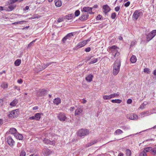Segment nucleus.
<instances>
[{
	"label": "nucleus",
	"mask_w": 156,
	"mask_h": 156,
	"mask_svg": "<svg viewBox=\"0 0 156 156\" xmlns=\"http://www.w3.org/2000/svg\"><path fill=\"white\" fill-rule=\"evenodd\" d=\"M19 114V112L18 109H16L12 111L8 116L9 118H13L17 117Z\"/></svg>",
	"instance_id": "obj_6"
},
{
	"label": "nucleus",
	"mask_w": 156,
	"mask_h": 156,
	"mask_svg": "<svg viewBox=\"0 0 156 156\" xmlns=\"http://www.w3.org/2000/svg\"><path fill=\"white\" fill-rule=\"evenodd\" d=\"M118 48L117 46H116L115 45H113L112 46L109 48V51L110 52L112 53H115L118 51L117 49Z\"/></svg>",
	"instance_id": "obj_13"
},
{
	"label": "nucleus",
	"mask_w": 156,
	"mask_h": 156,
	"mask_svg": "<svg viewBox=\"0 0 156 156\" xmlns=\"http://www.w3.org/2000/svg\"><path fill=\"white\" fill-rule=\"evenodd\" d=\"M152 153L154 155L156 154V146L152 149Z\"/></svg>",
	"instance_id": "obj_40"
},
{
	"label": "nucleus",
	"mask_w": 156,
	"mask_h": 156,
	"mask_svg": "<svg viewBox=\"0 0 156 156\" xmlns=\"http://www.w3.org/2000/svg\"><path fill=\"white\" fill-rule=\"evenodd\" d=\"M57 22L58 23L63 21V18L62 17H59L57 19Z\"/></svg>",
	"instance_id": "obj_47"
},
{
	"label": "nucleus",
	"mask_w": 156,
	"mask_h": 156,
	"mask_svg": "<svg viewBox=\"0 0 156 156\" xmlns=\"http://www.w3.org/2000/svg\"><path fill=\"white\" fill-rule=\"evenodd\" d=\"M120 57V53L118 52V51L115 52V55H114V57L116 58L117 59H119V58Z\"/></svg>",
	"instance_id": "obj_29"
},
{
	"label": "nucleus",
	"mask_w": 156,
	"mask_h": 156,
	"mask_svg": "<svg viewBox=\"0 0 156 156\" xmlns=\"http://www.w3.org/2000/svg\"><path fill=\"white\" fill-rule=\"evenodd\" d=\"M83 109V108L82 107H78L75 111V115H80L82 112Z\"/></svg>",
	"instance_id": "obj_15"
},
{
	"label": "nucleus",
	"mask_w": 156,
	"mask_h": 156,
	"mask_svg": "<svg viewBox=\"0 0 156 156\" xmlns=\"http://www.w3.org/2000/svg\"><path fill=\"white\" fill-rule=\"evenodd\" d=\"M49 144H50L51 145H54L55 144V142L53 141H51L50 140V142H49Z\"/></svg>",
	"instance_id": "obj_60"
},
{
	"label": "nucleus",
	"mask_w": 156,
	"mask_h": 156,
	"mask_svg": "<svg viewBox=\"0 0 156 156\" xmlns=\"http://www.w3.org/2000/svg\"><path fill=\"white\" fill-rule=\"evenodd\" d=\"M130 61L133 63L135 62L136 61V58L135 56L133 55L130 59Z\"/></svg>",
	"instance_id": "obj_25"
},
{
	"label": "nucleus",
	"mask_w": 156,
	"mask_h": 156,
	"mask_svg": "<svg viewBox=\"0 0 156 156\" xmlns=\"http://www.w3.org/2000/svg\"><path fill=\"white\" fill-rule=\"evenodd\" d=\"M58 118L61 121H65L67 118L65 114L63 112H60L58 116Z\"/></svg>",
	"instance_id": "obj_7"
},
{
	"label": "nucleus",
	"mask_w": 156,
	"mask_h": 156,
	"mask_svg": "<svg viewBox=\"0 0 156 156\" xmlns=\"http://www.w3.org/2000/svg\"><path fill=\"white\" fill-rule=\"evenodd\" d=\"M136 43V41H132L131 42V44H130V46L133 47V46H134V45H135Z\"/></svg>",
	"instance_id": "obj_51"
},
{
	"label": "nucleus",
	"mask_w": 156,
	"mask_h": 156,
	"mask_svg": "<svg viewBox=\"0 0 156 156\" xmlns=\"http://www.w3.org/2000/svg\"><path fill=\"white\" fill-rule=\"evenodd\" d=\"M152 148L151 147L145 148L143 151H145V152L146 153V152H148L150 151H152Z\"/></svg>",
	"instance_id": "obj_33"
},
{
	"label": "nucleus",
	"mask_w": 156,
	"mask_h": 156,
	"mask_svg": "<svg viewBox=\"0 0 156 156\" xmlns=\"http://www.w3.org/2000/svg\"><path fill=\"white\" fill-rule=\"evenodd\" d=\"M74 33H71L68 34L65 37L62 39L63 43H65V41L67 39L70 40L71 37L73 36Z\"/></svg>",
	"instance_id": "obj_9"
},
{
	"label": "nucleus",
	"mask_w": 156,
	"mask_h": 156,
	"mask_svg": "<svg viewBox=\"0 0 156 156\" xmlns=\"http://www.w3.org/2000/svg\"><path fill=\"white\" fill-rule=\"evenodd\" d=\"M122 100L120 99L112 100L111 101L113 103H120L122 102Z\"/></svg>",
	"instance_id": "obj_32"
},
{
	"label": "nucleus",
	"mask_w": 156,
	"mask_h": 156,
	"mask_svg": "<svg viewBox=\"0 0 156 156\" xmlns=\"http://www.w3.org/2000/svg\"><path fill=\"white\" fill-rule=\"evenodd\" d=\"M93 8L89 7H84L82 9L81 11L82 12H86L87 14H93L94 12H92Z\"/></svg>",
	"instance_id": "obj_5"
},
{
	"label": "nucleus",
	"mask_w": 156,
	"mask_h": 156,
	"mask_svg": "<svg viewBox=\"0 0 156 156\" xmlns=\"http://www.w3.org/2000/svg\"><path fill=\"white\" fill-rule=\"evenodd\" d=\"M55 1V5L57 7H60L62 5V2L60 0H56Z\"/></svg>",
	"instance_id": "obj_27"
},
{
	"label": "nucleus",
	"mask_w": 156,
	"mask_h": 156,
	"mask_svg": "<svg viewBox=\"0 0 156 156\" xmlns=\"http://www.w3.org/2000/svg\"><path fill=\"white\" fill-rule=\"evenodd\" d=\"M120 66V60L117 59L115 62L113 67V73L114 75H116L119 73Z\"/></svg>",
	"instance_id": "obj_1"
},
{
	"label": "nucleus",
	"mask_w": 156,
	"mask_h": 156,
	"mask_svg": "<svg viewBox=\"0 0 156 156\" xmlns=\"http://www.w3.org/2000/svg\"><path fill=\"white\" fill-rule=\"evenodd\" d=\"M98 61L97 58H94V59H92L91 61L89 62V64H93L96 63Z\"/></svg>",
	"instance_id": "obj_39"
},
{
	"label": "nucleus",
	"mask_w": 156,
	"mask_h": 156,
	"mask_svg": "<svg viewBox=\"0 0 156 156\" xmlns=\"http://www.w3.org/2000/svg\"><path fill=\"white\" fill-rule=\"evenodd\" d=\"M129 118L131 120H136L138 119V116L137 115L133 114L130 115L129 116Z\"/></svg>",
	"instance_id": "obj_18"
},
{
	"label": "nucleus",
	"mask_w": 156,
	"mask_h": 156,
	"mask_svg": "<svg viewBox=\"0 0 156 156\" xmlns=\"http://www.w3.org/2000/svg\"><path fill=\"white\" fill-rule=\"evenodd\" d=\"M132 102V100L131 99H129L127 101L128 104H131Z\"/></svg>",
	"instance_id": "obj_58"
},
{
	"label": "nucleus",
	"mask_w": 156,
	"mask_h": 156,
	"mask_svg": "<svg viewBox=\"0 0 156 156\" xmlns=\"http://www.w3.org/2000/svg\"><path fill=\"white\" fill-rule=\"evenodd\" d=\"M89 131L86 129H80L77 133V135L80 136H86L89 134Z\"/></svg>",
	"instance_id": "obj_3"
},
{
	"label": "nucleus",
	"mask_w": 156,
	"mask_h": 156,
	"mask_svg": "<svg viewBox=\"0 0 156 156\" xmlns=\"http://www.w3.org/2000/svg\"><path fill=\"white\" fill-rule=\"evenodd\" d=\"M120 9V7L117 6L115 8V10L116 12L118 11Z\"/></svg>",
	"instance_id": "obj_57"
},
{
	"label": "nucleus",
	"mask_w": 156,
	"mask_h": 156,
	"mask_svg": "<svg viewBox=\"0 0 156 156\" xmlns=\"http://www.w3.org/2000/svg\"><path fill=\"white\" fill-rule=\"evenodd\" d=\"M61 99L59 98H55L53 101L54 103L57 105H58L61 103Z\"/></svg>",
	"instance_id": "obj_19"
},
{
	"label": "nucleus",
	"mask_w": 156,
	"mask_h": 156,
	"mask_svg": "<svg viewBox=\"0 0 156 156\" xmlns=\"http://www.w3.org/2000/svg\"><path fill=\"white\" fill-rule=\"evenodd\" d=\"M47 92V90H45L42 89L40 90L37 92V96L38 97H42L45 95Z\"/></svg>",
	"instance_id": "obj_8"
},
{
	"label": "nucleus",
	"mask_w": 156,
	"mask_h": 156,
	"mask_svg": "<svg viewBox=\"0 0 156 156\" xmlns=\"http://www.w3.org/2000/svg\"><path fill=\"white\" fill-rule=\"evenodd\" d=\"M18 0H10L9 2V5L10 4H12L18 1Z\"/></svg>",
	"instance_id": "obj_44"
},
{
	"label": "nucleus",
	"mask_w": 156,
	"mask_h": 156,
	"mask_svg": "<svg viewBox=\"0 0 156 156\" xmlns=\"http://www.w3.org/2000/svg\"><path fill=\"white\" fill-rule=\"evenodd\" d=\"M143 15V13L140 11L136 10L135 11L133 16V19L135 21L140 16Z\"/></svg>",
	"instance_id": "obj_4"
},
{
	"label": "nucleus",
	"mask_w": 156,
	"mask_h": 156,
	"mask_svg": "<svg viewBox=\"0 0 156 156\" xmlns=\"http://www.w3.org/2000/svg\"><path fill=\"white\" fill-rule=\"evenodd\" d=\"M156 35V30H152L151 32L147 34V32L146 33V40L147 42L151 40Z\"/></svg>",
	"instance_id": "obj_2"
},
{
	"label": "nucleus",
	"mask_w": 156,
	"mask_h": 156,
	"mask_svg": "<svg viewBox=\"0 0 156 156\" xmlns=\"http://www.w3.org/2000/svg\"><path fill=\"white\" fill-rule=\"evenodd\" d=\"M35 40H34V41H32V42H31L28 44L27 48H30L33 45V44H34V43L35 42Z\"/></svg>",
	"instance_id": "obj_41"
},
{
	"label": "nucleus",
	"mask_w": 156,
	"mask_h": 156,
	"mask_svg": "<svg viewBox=\"0 0 156 156\" xmlns=\"http://www.w3.org/2000/svg\"><path fill=\"white\" fill-rule=\"evenodd\" d=\"M98 6L96 4L94 5V6L92 7H91L92 8H93V9H96L98 7Z\"/></svg>",
	"instance_id": "obj_63"
},
{
	"label": "nucleus",
	"mask_w": 156,
	"mask_h": 156,
	"mask_svg": "<svg viewBox=\"0 0 156 156\" xmlns=\"http://www.w3.org/2000/svg\"><path fill=\"white\" fill-rule=\"evenodd\" d=\"M89 17V15L86 13H84L79 18V19L81 20H86Z\"/></svg>",
	"instance_id": "obj_17"
},
{
	"label": "nucleus",
	"mask_w": 156,
	"mask_h": 156,
	"mask_svg": "<svg viewBox=\"0 0 156 156\" xmlns=\"http://www.w3.org/2000/svg\"><path fill=\"white\" fill-rule=\"evenodd\" d=\"M122 128L125 130H127L129 129V128L125 126H123L122 127Z\"/></svg>",
	"instance_id": "obj_52"
},
{
	"label": "nucleus",
	"mask_w": 156,
	"mask_h": 156,
	"mask_svg": "<svg viewBox=\"0 0 156 156\" xmlns=\"http://www.w3.org/2000/svg\"><path fill=\"white\" fill-rule=\"evenodd\" d=\"M103 98L105 100L110 99L111 98L110 95H104L103 96Z\"/></svg>",
	"instance_id": "obj_36"
},
{
	"label": "nucleus",
	"mask_w": 156,
	"mask_h": 156,
	"mask_svg": "<svg viewBox=\"0 0 156 156\" xmlns=\"http://www.w3.org/2000/svg\"><path fill=\"white\" fill-rule=\"evenodd\" d=\"M24 21H20L17 22L13 23H12V24L16 25L18 24H22L23 23Z\"/></svg>",
	"instance_id": "obj_45"
},
{
	"label": "nucleus",
	"mask_w": 156,
	"mask_h": 156,
	"mask_svg": "<svg viewBox=\"0 0 156 156\" xmlns=\"http://www.w3.org/2000/svg\"><path fill=\"white\" fill-rule=\"evenodd\" d=\"M42 152L44 153V156L49 155L51 153V151L48 148H44L42 150Z\"/></svg>",
	"instance_id": "obj_14"
},
{
	"label": "nucleus",
	"mask_w": 156,
	"mask_h": 156,
	"mask_svg": "<svg viewBox=\"0 0 156 156\" xmlns=\"http://www.w3.org/2000/svg\"><path fill=\"white\" fill-rule=\"evenodd\" d=\"M89 41V40H87L84 41L82 42H81L77 44L76 46V48H80L84 46L87 44V43Z\"/></svg>",
	"instance_id": "obj_12"
},
{
	"label": "nucleus",
	"mask_w": 156,
	"mask_h": 156,
	"mask_svg": "<svg viewBox=\"0 0 156 156\" xmlns=\"http://www.w3.org/2000/svg\"><path fill=\"white\" fill-rule=\"evenodd\" d=\"M80 13V11L79 10H77L75 12V16H78L79 15Z\"/></svg>",
	"instance_id": "obj_43"
},
{
	"label": "nucleus",
	"mask_w": 156,
	"mask_h": 156,
	"mask_svg": "<svg viewBox=\"0 0 156 156\" xmlns=\"http://www.w3.org/2000/svg\"><path fill=\"white\" fill-rule=\"evenodd\" d=\"M29 119H30V120H33V119L36 120V119H35V116H33L30 117L29 118Z\"/></svg>",
	"instance_id": "obj_59"
},
{
	"label": "nucleus",
	"mask_w": 156,
	"mask_h": 156,
	"mask_svg": "<svg viewBox=\"0 0 156 156\" xmlns=\"http://www.w3.org/2000/svg\"><path fill=\"white\" fill-rule=\"evenodd\" d=\"M41 114L40 113H37L35 115L36 120H39L41 118Z\"/></svg>",
	"instance_id": "obj_26"
},
{
	"label": "nucleus",
	"mask_w": 156,
	"mask_h": 156,
	"mask_svg": "<svg viewBox=\"0 0 156 156\" xmlns=\"http://www.w3.org/2000/svg\"><path fill=\"white\" fill-rule=\"evenodd\" d=\"M7 142L10 146H12L14 144L15 142L11 136H9L7 138Z\"/></svg>",
	"instance_id": "obj_10"
},
{
	"label": "nucleus",
	"mask_w": 156,
	"mask_h": 156,
	"mask_svg": "<svg viewBox=\"0 0 156 156\" xmlns=\"http://www.w3.org/2000/svg\"><path fill=\"white\" fill-rule=\"evenodd\" d=\"M102 17V16L101 15H98L97 16L96 18V19L97 20H101V18Z\"/></svg>",
	"instance_id": "obj_54"
},
{
	"label": "nucleus",
	"mask_w": 156,
	"mask_h": 156,
	"mask_svg": "<svg viewBox=\"0 0 156 156\" xmlns=\"http://www.w3.org/2000/svg\"><path fill=\"white\" fill-rule=\"evenodd\" d=\"M93 144V143H92V142L91 141L90 142L87 144L86 145V147H89L91 146Z\"/></svg>",
	"instance_id": "obj_50"
},
{
	"label": "nucleus",
	"mask_w": 156,
	"mask_h": 156,
	"mask_svg": "<svg viewBox=\"0 0 156 156\" xmlns=\"http://www.w3.org/2000/svg\"><path fill=\"white\" fill-rule=\"evenodd\" d=\"M14 136L16 138V139H18L19 140H22L23 138V137L22 135L19 134L18 132L15 134Z\"/></svg>",
	"instance_id": "obj_20"
},
{
	"label": "nucleus",
	"mask_w": 156,
	"mask_h": 156,
	"mask_svg": "<svg viewBox=\"0 0 156 156\" xmlns=\"http://www.w3.org/2000/svg\"><path fill=\"white\" fill-rule=\"evenodd\" d=\"M25 155L26 152L25 151H23L21 152L20 156H25Z\"/></svg>",
	"instance_id": "obj_49"
},
{
	"label": "nucleus",
	"mask_w": 156,
	"mask_h": 156,
	"mask_svg": "<svg viewBox=\"0 0 156 156\" xmlns=\"http://www.w3.org/2000/svg\"><path fill=\"white\" fill-rule=\"evenodd\" d=\"M144 73L149 74L151 72V70L150 69L148 68H146L144 69Z\"/></svg>",
	"instance_id": "obj_37"
},
{
	"label": "nucleus",
	"mask_w": 156,
	"mask_h": 156,
	"mask_svg": "<svg viewBox=\"0 0 156 156\" xmlns=\"http://www.w3.org/2000/svg\"><path fill=\"white\" fill-rule=\"evenodd\" d=\"M92 56H88V57H87L86 58V60H87V61H88L90 60L91 58L92 57Z\"/></svg>",
	"instance_id": "obj_55"
},
{
	"label": "nucleus",
	"mask_w": 156,
	"mask_h": 156,
	"mask_svg": "<svg viewBox=\"0 0 156 156\" xmlns=\"http://www.w3.org/2000/svg\"><path fill=\"white\" fill-rule=\"evenodd\" d=\"M110 95L112 98H114L115 97L118 96L119 95V94L117 93H114L111 94Z\"/></svg>",
	"instance_id": "obj_38"
},
{
	"label": "nucleus",
	"mask_w": 156,
	"mask_h": 156,
	"mask_svg": "<svg viewBox=\"0 0 156 156\" xmlns=\"http://www.w3.org/2000/svg\"><path fill=\"white\" fill-rule=\"evenodd\" d=\"M130 4V2H127L124 4V6L127 7Z\"/></svg>",
	"instance_id": "obj_53"
},
{
	"label": "nucleus",
	"mask_w": 156,
	"mask_h": 156,
	"mask_svg": "<svg viewBox=\"0 0 156 156\" xmlns=\"http://www.w3.org/2000/svg\"><path fill=\"white\" fill-rule=\"evenodd\" d=\"M91 50L90 48V47H88L85 48V51L86 52H88L90 51Z\"/></svg>",
	"instance_id": "obj_56"
},
{
	"label": "nucleus",
	"mask_w": 156,
	"mask_h": 156,
	"mask_svg": "<svg viewBox=\"0 0 156 156\" xmlns=\"http://www.w3.org/2000/svg\"><path fill=\"white\" fill-rule=\"evenodd\" d=\"M19 83H21L23 82L22 80L21 79L18 80L17 81Z\"/></svg>",
	"instance_id": "obj_64"
},
{
	"label": "nucleus",
	"mask_w": 156,
	"mask_h": 156,
	"mask_svg": "<svg viewBox=\"0 0 156 156\" xmlns=\"http://www.w3.org/2000/svg\"><path fill=\"white\" fill-rule=\"evenodd\" d=\"M54 62H51L50 63H47L46 64H45L46 66V67H47L49 65H51L52 63H53Z\"/></svg>",
	"instance_id": "obj_61"
},
{
	"label": "nucleus",
	"mask_w": 156,
	"mask_h": 156,
	"mask_svg": "<svg viewBox=\"0 0 156 156\" xmlns=\"http://www.w3.org/2000/svg\"><path fill=\"white\" fill-rule=\"evenodd\" d=\"M21 60L19 59H17L15 62L14 64L15 66H19L21 63Z\"/></svg>",
	"instance_id": "obj_31"
},
{
	"label": "nucleus",
	"mask_w": 156,
	"mask_h": 156,
	"mask_svg": "<svg viewBox=\"0 0 156 156\" xmlns=\"http://www.w3.org/2000/svg\"><path fill=\"white\" fill-rule=\"evenodd\" d=\"M93 77V76L92 75L90 74L86 77V80L88 82H90L92 81Z\"/></svg>",
	"instance_id": "obj_21"
},
{
	"label": "nucleus",
	"mask_w": 156,
	"mask_h": 156,
	"mask_svg": "<svg viewBox=\"0 0 156 156\" xmlns=\"http://www.w3.org/2000/svg\"><path fill=\"white\" fill-rule=\"evenodd\" d=\"M103 8L104 9L103 12L105 14H107L111 10L109 6L107 5H104Z\"/></svg>",
	"instance_id": "obj_16"
},
{
	"label": "nucleus",
	"mask_w": 156,
	"mask_h": 156,
	"mask_svg": "<svg viewBox=\"0 0 156 156\" xmlns=\"http://www.w3.org/2000/svg\"><path fill=\"white\" fill-rule=\"evenodd\" d=\"M116 13L115 12H113L112 14L111 17L112 19H114L116 17Z\"/></svg>",
	"instance_id": "obj_46"
},
{
	"label": "nucleus",
	"mask_w": 156,
	"mask_h": 156,
	"mask_svg": "<svg viewBox=\"0 0 156 156\" xmlns=\"http://www.w3.org/2000/svg\"><path fill=\"white\" fill-rule=\"evenodd\" d=\"M44 142L46 144H49V142H50V140L48 139H44L43 140Z\"/></svg>",
	"instance_id": "obj_48"
},
{
	"label": "nucleus",
	"mask_w": 156,
	"mask_h": 156,
	"mask_svg": "<svg viewBox=\"0 0 156 156\" xmlns=\"http://www.w3.org/2000/svg\"><path fill=\"white\" fill-rule=\"evenodd\" d=\"M98 141L97 140H95L92 141H91L92 143H93V144H94L98 142Z\"/></svg>",
	"instance_id": "obj_62"
},
{
	"label": "nucleus",
	"mask_w": 156,
	"mask_h": 156,
	"mask_svg": "<svg viewBox=\"0 0 156 156\" xmlns=\"http://www.w3.org/2000/svg\"><path fill=\"white\" fill-rule=\"evenodd\" d=\"M139 156H147V154L143 151L140 152L139 154Z\"/></svg>",
	"instance_id": "obj_42"
},
{
	"label": "nucleus",
	"mask_w": 156,
	"mask_h": 156,
	"mask_svg": "<svg viewBox=\"0 0 156 156\" xmlns=\"http://www.w3.org/2000/svg\"><path fill=\"white\" fill-rule=\"evenodd\" d=\"M126 154L127 156H131V151L129 149H127L126 151Z\"/></svg>",
	"instance_id": "obj_34"
},
{
	"label": "nucleus",
	"mask_w": 156,
	"mask_h": 156,
	"mask_svg": "<svg viewBox=\"0 0 156 156\" xmlns=\"http://www.w3.org/2000/svg\"><path fill=\"white\" fill-rule=\"evenodd\" d=\"M16 7V5H10L8 7H6L4 9V10L7 11H10L14 9Z\"/></svg>",
	"instance_id": "obj_11"
},
{
	"label": "nucleus",
	"mask_w": 156,
	"mask_h": 156,
	"mask_svg": "<svg viewBox=\"0 0 156 156\" xmlns=\"http://www.w3.org/2000/svg\"><path fill=\"white\" fill-rule=\"evenodd\" d=\"M17 132L16 130L14 128H11L9 129V133L11 134H14V136L15 134Z\"/></svg>",
	"instance_id": "obj_22"
},
{
	"label": "nucleus",
	"mask_w": 156,
	"mask_h": 156,
	"mask_svg": "<svg viewBox=\"0 0 156 156\" xmlns=\"http://www.w3.org/2000/svg\"><path fill=\"white\" fill-rule=\"evenodd\" d=\"M18 103V100L16 99H15L12 101L10 103V105L12 106H15Z\"/></svg>",
	"instance_id": "obj_23"
},
{
	"label": "nucleus",
	"mask_w": 156,
	"mask_h": 156,
	"mask_svg": "<svg viewBox=\"0 0 156 156\" xmlns=\"http://www.w3.org/2000/svg\"><path fill=\"white\" fill-rule=\"evenodd\" d=\"M8 86L7 83L5 82H3L1 85V87L3 89L7 88Z\"/></svg>",
	"instance_id": "obj_30"
},
{
	"label": "nucleus",
	"mask_w": 156,
	"mask_h": 156,
	"mask_svg": "<svg viewBox=\"0 0 156 156\" xmlns=\"http://www.w3.org/2000/svg\"><path fill=\"white\" fill-rule=\"evenodd\" d=\"M141 116H143V117L145 116V115H149V112L147 111L145 112H142L141 113Z\"/></svg>",
	"instance_id": "obj_35"
},
{
	"label": "nucleus",
	"mask_w": 156,
	"mask_h": 156,
	"mask_svg": "<svg viewBox=\"0 0 156 156\" xmlns=\"http://www.w3.org/2000/svg\"><path fill=\"white\" fill-rule=\"evenodd\" d=\"M73 16V15L72 14H69L67 16H66L64 17V19H66L68 20H70L72 18Z\"/></svg>",
	"instance_id": "obj_28"
},
{
	"label": "nucleus",
	"mask_w": 156,
	"mask_h": 156,
	"mask_svg": "<svg viewBox=\"0 0 156 156\" xmlns=\"http://www.w3.org/2000/svg\"><path fill=\"white\" fill-rule=\"evenodd\" d=\"M123 133L122 130L120 129H118L116 130L114 133L115 135H119L122 134Z\"/></svg>",
	"instance_id": "obj_24"
}]
</instances>
